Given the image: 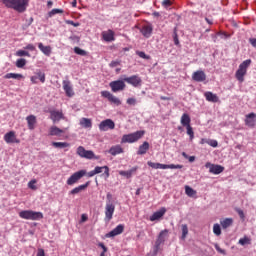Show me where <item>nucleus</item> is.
I'll use <instances>...</instances> for the list:
<instances>
[{"label": "nucleus", "mask_w": 256, "mask_h": 256, "mask_svg": "<svg viewBox=\"0 0 256 256\" xmlns=\"http://www.w3.org/2000/svg\"><path fill=\"white\" fill-rule=\"evenodd\" d=\"M104 170V175H106L107 178H109V166H96L94 171L96 175H99V173H103Z\"/></svg>", "instance_id": "c756f323"}, {"label": "nucleus", "mask_w": 256, "mask_h": 256, "mask_svg": "<svg viewBox=\"0 0 256 256\" xmlns=\"http://www.w3.org/2000/svg\"><path fill=\"white\" fill-rule=\"evenodd\" d=\"M249 43L252 45V47H256V38H249Z\"/></svg>", "instance_id": "338daca9"}, {"label": "nucleus", "mask_w": 256, "mask_h": 256, "mask_svg": "<svg viewBox=\"0 0 256 256\" xmlns=\"http://www.w3.org/2000/svg\"><path fill=\"white\" fill-rule=\"evenodd\" d=\"M64 118L63 112L57 110L50 111V119L53 121V123H58V121Z\"/></svg>", "instance_id": "a211bd4d"}, {"label": "nucleus", "mask_w": 256, "mask_h": 256, "mask_svg": "<svg viewBox=\"0 0 256 256\" xmlns=\"http://www.w3.org/2000/svg\"><path fill=\"white\" fill-rule=\"evenodd\" d=\"M4 141L8 145H11L12 143H16V144L21 143V140L17 138V134L15 133V131H9L8 133H6L4 135Z\"/></svg>", "instance_id": "1a4fd4ad"}, {"label": "nucleus", "mask_w": 256, "mask_h": 256, "mask_svg": "<svg viewBox=\"0 0 256 256\" xmlns=\"http://www.w3.org/2000/svg\"><path fill=\"white\" fill-rule=\"evenodd\" d=\"M162 5L163 7H171L173 3L171 2V0H163Z\"/></svg>", "instance_id": "bf43d9fd"}, {"label": "nucleus", "mask_w": 256, "mask_h": 256, "mask_svg": "<svg viewBox=\"0 0 256 256\" xmlns=\"http://www.w3.org/2000/svg\"><path fill=\"white\" fill-rule=\"evenodd\" d=\"M26 121L28 124V129L33 131V129H35V125H37V117L35 115H29L26 117Z\"/></svg>", "instance_id": "4be33fe9"}, {"label": "nucleus", "mask_w": 256, "mask_h": 256, "mask_svg": "<svg viewBox=\"0 0 256 256\" xmlns=\"http://www.w3.org/2000/svg\"><path fill=\"white\" fill-rule=\"evenodd\" d=\"M165 213H167V209L165 207L160 208V210L154 212L153 215L150 216V221H159Z\"/></svg>", "instance_id": "aec40b11"}, {"label": "nucleus", "mask_w": 256, "mask_h": 256, "mask_svg": "<svg viewBox=\"0 0 256 256\" xmlns=\"http://www.w3.org/2000/svg\"><path fill=\"white\" fill-rule=\"evenodd\" d=\"M52 145L56 148V149H65L67 147H70V144L67 142H52Z\"/></svg>", "instance_id": "c9c22d12"}, {"label": "nucleus", "mask_w": 256, "mask_h": 256, "mask_svg": "<svg viewBox=\"0 0 256 256\" xmlns=\"http://www.w3.org/2000/svg\"><path fill=\"white\" fill-rule=\"evenodd\" d=\"M65 133V130L57 127V126H51L49 130V135L51 137H61V134Z\"/></svg>", "instance_id": "412c9836"}, {"label": "nucleus", "mask_w": 256, "mask_h": 256, "mask_svg": "<svg viewBox=\"0 0 256 256\" xmlns=\"http://www.w3.org/2000/svg\"><path fill=\"white\" fill-rule=\"evenodd\" d=\"M192 79L197 83H203L207 80V74L203 70H197L192 74Z\"/></svg>", "instance_id": "ddd939ff"}, {"label": "nucleus", "mask_w": 256, "mask_h": 256, "mask_svg": "<svg viewBox=\"0 0 256 256\" xmlns=\"http://www.w3.org/2000/svg\"><path fill=\"white\" fill-rule=\"evenodd\" d=\"M62 85L67 97H73V95H75V92L73 91V85H71V81L63 80Z\"/></svg>", "instance_id": "2eb2a0df"}, {"label": "nucleus", "mask_w": 256, "mask_h": 256, "mask_svg": "<svg viewBox=\"0 0 256 256\" xmlns=\"http://www.w3.org/2000/svg\"><path fill=\"white\" fill-rule=\"evenodd\" d=\"M102 38L107 42L115 41V32L111 29L102 32Z\"/></svg>", "instance_id": "6ab92c4d"}, {"label": "nucleus", "mask_w": 256, "mask_h": 256, "mask_svg": "<svg viewBox=\"0 0 256 256\" xmlns=\"http://www.w3.org/2000/svg\"><path fill=\"white\" fill-rule=\"evenodd\" d=\"M19 217L28 221H40V219H43V214L33 210H22L19 212Z\"/></svg>", "instance_id": "7ed1b4c3"}, {"label": "nucleus", "mask_w": 256, "mask_h": 256, "mask_svg": "<svg viewBox=\"0 0 256 256\" xmlns=\"http://www.w3.org/2000/svg\"><path fill=\"white\" fill-rule=\"evenodd\" d=\"M249 65H251L250 59L243 61L239 65V68L235 74V77L239 83H243V81H245V75H247V69H249Z\"/></svg>", "instance_id": "20e7f679"}, {"label": "nucleus", "mask_w": 256, "mask_h": 256, "mask_svg": "<svg viewBox=\"0 0 256 256\" xmlns=\"http://www.w3.org/2000/svg\"><path fill=\"white\" fill-rule=\"evenodd\" d=\"M80 125L81 127H84V129H91V127H93V122L89 118H81Z\"/></svg>", "instance_id": "2f4dec72"}, {"label": "nucleus", "mask_w": 256, "mask_h": 256, "mask_svg": "<svg viewBox=\"0 0 256 256\" xmlns=\"http://www.w3.org/2000/svg\"><path fill=\"white\" fill-rule=\"evenodd\" d=\"M17 57H31V54L25 50H18L16 52Z\"/></svg>", "instance_id": "37998d69"}, {"label": "nucleus", "mask_w": 256, "mask_h": 256, "mask_svg": "<svg viewBox=\"0 0 256 256\" xmlns=\"http://www.w3.org/2000/svg\"><path fill=\"white\" fill-rule=\"evenodd\" d=\"M36 75H37L39 81H41L42 83H45V73L39 71L36 73Z\"/></svg>", "instance_id": "8fccbe9b"}, {"label": "nucleus", "mask_w": 256, "mask_h": 256, "mask_svg": "<svg viewBox=\"0 0 256 256\" xmlns=\"http://www.w3.org/2000/svg\"><path fill=\"white\" fill-rule=\"evenodd\" d=\"M214 247H215L216 251H218V253H220V255H227V252L225 250H223L221 248V246H219V244H215Z\"/></svg>", "instance_id": "09e8293b"}, {"label": "nucleus", "mask_w": 256, "mask_h": 256, "mask_svg": "<svg viewBox=\"0 0 256 256\" xmlns=\"http://www.w3.org/2000/svg\"><path fill=\"white\" fill-rule=\"evenodd\" d=\"M213 233L214 235H217V237L221 235V226L218 223L213 225Z\"/></svg>", "instance_id": "a19ab883"}, {"label": "nucleus", "mask_w": 256, "mask_h": 256, "mask_svg": "<svg viewBox=\"0 0 256 256\" xmlns=\"http://www.w3.org/2000/svg\"><path fill=\"white\" fill-rule=\"evenodd\" d=\"M106 199H107V203H112V201H113V194L108 192L107 195H106Z\"/></svg>", "instance_id": "680f3d73"}, {"label": "nucleus", "mask_w": 256, "mask_h": 256, "mask_svg": "<svg viewBox=\"0 0 256 256\" xmlns=\"http://www.w3.org/2000/svg\"><path fill=\"white\" fill-rule=\"evenodd\" d=\"M181 231H182L181 239L182 241H185V239H187V235H189V227L187 226V224L181 225Z\"/></svg>", "instance_id": "f704fd0d"}, {"label": "nucleus", "mask_w": 256, "mask_h": 256, "mask_svg": "<svg viewBox=\"0 0 256 256\" xmlns=\"http://www.w3.org/2000/svg\"><path fill=\"white\" fill-rule=\"evenodd\" d=\"M87 219H89V217H87V214L81 215V223H85V221H87Z\"/></svg>", "instance_id": "774afa93"}, {"label": "nucleus", "mask_w": 256, "mask_h": 256, "mask_svg": "<svg viewBox=\"0 0 256 256\" xmlns=\"http://www.w3.org/2000/svg\"><path fill=\"white\" fill-rule=\"evenodd\" d=\"M59 13H63V9L54 8L49 12V17H53V15H57Z\"/></svg>", "instance_id": "49530a36"}, {"label": "nucleus", "mask_w": 256, "mask_h": 256, "mask_svg": "<svg viewBox=\"0 0 256 256\" xmlns=\"http://www.w3.org/2000/svg\"><path fill=\"white\" fill-rule=\"evenodd\" d=\"M186 131H187V135L190 138V141H193V139H195V132L193 131V127L190 126H186Z\"/></svg>", "instance_id": "4c0bfd02"}, {"label": "nucleus", "mask_w": 256, "mask_h": 256, "mask_svg": "<svg viewBox=\"0 0 256 256\" xmlns=\"http://www.w3.org/2000/svg\"><path fill=\"white\" fill-rule=\"evenodd\" d=\"M147 165L152 169H183V165L181 164H161L148 161Z\"/></svg>", "instance_id": "39448f33"}, {"label": "nucleus", "mask_w": 256, "mask_h": 256, "mask_svg": "<svg viewBox=\"0 0 256 256\" xmlns=\"http://www.w3.org/2000/svg\"><path fill=\"white\" fill-rule=\"evenodd\" d=\"M100 131H109L115 129V122L111 119H106L99 124Z\"/></svg>", "instance_id": "f8f14e48"}, {"label": "nucleus", "mask_w": 256, "mask_h": 256, "mask_svg": "<svg viewBox=\"0 0 256 256\" xmlns=\"http://www.w3.org/2000/svg\"><path fill=\"white\" fill-rule=\"evenodd\" d=\"M204 97L206 98V101H209L210 103H219V96L213 92H205Z\"/></svg>", "instance_id": "5701e85b"}, {"label": "nucleus", "mask_w": 256, "mask_h": 256, "mask_svg": "<svg viewBox=\"0 0 256 256\" xmlns=\"http://www.w3.org/2000/svg\"><path fill=\"white\" fill-rule=\"evenodd\" d=\"M36 256H45V250L43 248H39Z\"/></svg>", "instance_id": "0e129e2a"}, {"label": "nucleus", "mask_w": 256, "mask_h": 256, "mask_svg": "<svg viewBox=\"0 0 256 256\" xmlns=\"http://www.w3.org/2000/svg\"><path fill=\"white\" fill-rule=\"evenodd\" d=\"M25 65H27V60H25V58H20L16 61V67H18V69H23Z\"/></svg>", "instance_id": "58836bf2"}, {"label": "nucleus", "mask_w": 256, "mask_h": 256, "mask_svg": "<svg viewBox=\"0 0 256 256\" xmlns=\"http://www.w3.org/2000/svg\"><path fill=\"white\" fill-rule=\"evenodd\" d=\"M185 193L188 197H195L197 191L191 188V186H185Z\"/></svg>", "instance_id": "e433bc0d"}, {"label": "nucleus", "mask_w": 256, "mask_h": 256, "mask_svg": "<svg viewBox=\"0 0 256 256\" xmlns=\"http://www.w3.org/2000/svg\"><path fill=\"white\" fill-rule=\"evenodd\" d=\"M38 49H40V51L46 55V57H51V46H44L43 43H39L38 44Z\"/></svg>", "instance_id": "cd10ccee"}, {"label": "nucleus", "mask_w": 256, "mask_h": 256, "mask_svg": "<svg viewBox=\"0 0 256 256\" xmlns=\"http://www.w3.org/2000/svg\"><path fill=\"white\" fill-rule=\"evenodd\" d=\"M125 231V226L123 224H119L112 231L106 234V237H117V235H121Z\"/></svg>", "instance_id": "f3484780"}, {"label": "nucleus", "mask_w": 256, "mask_h": 256, "mask_svg": "<svg viewBox=\"0 0 256 256\" xmlns=\"http://www.w3.org/2000/svg\"><path fill=\"white\" fill-rule=\"evenodd\" d=\"M36 183H37V180H31V181L28 183L29 189H32L33 191L37 190V186H35Z\"/></svg>", "instance_id": "3c124183"}, {"label": "nucleus", "mask_w": 256, "mask_h": 256, "mask_svg": "<svg viewBox=\"0 0 256 256\" xmlns=\"http://www.w3.org/2000/svg\"><path fill=\"white\" fill-rule=\"evenodd\" d=\"M249 243H251V240L248 237H244L239 240L240 245H249Z\"/></svg>", "instance_id": "de8ad7c7"}, {"label": "nucleus", "mask_w": 256, "mask_h": 256, "mask_svg": "<svg viewBox=\"0 0 256 256\" xmlns=\"http://www.w3.org/2000/svg\"><path fill=\"white\" fill-rule=\"evenodd\" d=\"M161 244H163V242L161 240H156L155 245H154V255H157V253H159V248L161 247Z\"/></svg>", "instance_id": "79ce46f5"}, {"label": "nucleus", "mask_w": 256, "mask_h": 256, "mask_svg": "<svg viewBox=\"0 0 256 256\" xmlns=\"http://www.w3.org/2000/svg\"><path fill=\"white\" fill-rule=\"evenodd\" d=\"M136 55H138L141 59H150V57L147 56V54H145L143 51H137Z\"/></svg>", "instance_id": "603ef678"}, {"label": "nucleus", "mask_w": 256, "mask_h": 256, "mask_svg": "<svg viewBox=\"0 0 256 256\" xmlns=\"http://www.w3.org/2000/svg\"><path fill=\"white\" fill-rule=\"evenodd\" d=\"M76 153L82 159H95V153L92 150H86L83 146H79Z\"/></svg>", "instance_id": "0eeeda50"}, {"label": "nucleus", "mask_w": 256, "mask_h": 256, "mask_svg": "<svg viewBox=\"0 0 256 256\" xmlns=\"http://www.w3.org/2000/svg\"><path fill=\"white\" fill-rule=\"evenodd\" d=\"M145 130H138L136 132L125 134L122 136L121 143H137L139 139H143Z\"/></svg>", "instance_id": "f03ea898"}, {"label": "nucleus", "mask_w": 256, "mask_h": 256, "mask_svg": "<svg viewBox=\"0 0 256 256\" xmlns=\"http://www.w3.org/2000/svg\"><path fill=\"white\" fill-rule=\"evenodd\" d=\"M109 86L112 89L113 93H117L118 91H123L126 87L125 81L123 80L112 81L110 82Z\"/></svg>", "instance_id": "9b49d317"}, {"label": "nucleus", "mask_w": 256, "mask_h": 256, "mask_svg": "<svg viewBox=\"0 0 256 256\" xmlns=\"http://www.w3.org/2000/svg\"><path fill=\"white\" fill-rule=\"evenodd\" d=\"M149 149V142L145 141L139 146L137 155H145Z\"/></svg>", "instance_id": "7c9ffc66"}, {"label": "nucleus", "mask_w": 256, "mask_h": 256, "mask_svg": "<svg viewBox=\"0 0 256 256\" xmlns=\"http://www.w3.org/2000/svg\"><path fill=\"white\" fill-rule=\"evenodd\" d=\"M173 39H174V44H175L177 47H179L180 43H179V36L177 35V30H174Z\"/></svg>", "instance_id": "5fc2aeb1"}, {"label": "nucleus", "mask_w": 256, "mask_h": 256, "mask_svg": "<svg viewBox=\"0 0 256 256\" xmlns=\"http://www.w3.org/2000/svg\"><path fill=\"white\" fill-rule=\"evenodd\" d=\"M27 51H35V45L33 44H28L26 47H24Z\"/></svg>", "instance_id": "052dcab7"}, {"label": "nucleus", "mask_w": 256, "mask_h": 256, "mask_svg": "<svg viewBox=\"0 0 256 256\" xmlns=\"http://www.w3.org/2000/svg\"><path fill=\"white\" fill-rule=\"evenodd\" d=\"M108 153H110V155H113V157H115V155H121V153H123V147H121V145H115L112 146Z\"/></svg>", "instance_id": "a878e982"}, {"label": "nucleus", "mask_w": 256, "mask_h": 256, "mask_svg": "<svg viewBox=\"0 0 256 256\" xmlns=\"http://www.w3.org/2000/svg\"><path fill=\"white\" fill-rule=\"evenodd\" d=\"M245 125L248 127H255V113L246 115Z\"/></svg>", "instance_id": "bb28decb"}, {"label": "nucleus", "mask_w": 256, "mask_h": 256, "mask_svg": "<svg viewBox=\"0 0 256 256\" xmlns=\"http://www.w3.org/2000/svg\"><path fill=\"white\" fill-rule=\"evenodd\" d=\"M127 105H137V99L135 98H128L126 100Z\"/></svg>", "instance_id": "6e6d98bb"}, {"label": "nucleus", "mask_w": 256, "mask_h": 256, "mask_svg": "<svg viewBox=\"0 0 256 256\" xmlns=\"http://www.w3.org/2000/svg\"><path fill=\"white\" fill-rule=\"evenodd\" d=\"M110 103H114V105H121V100L119 98H117L116 96H114L112 94V96H110L109 99Z\"/></svg>", "instance_id": "a18cd8bd"}, {"label": "nucleus", "mask_w": 256, "mask_h": 256, "mask_svg": "<svg viewBox=\"0 0 256 256\" xmlns=\"http://www.w3.org/2000/svg\"><path fill=\"white\" fill-rule=\"evenodd\" d=\"M205 167L206 169H209V172L213 175H220V173H223V171H225V167L221 165L211 164V162H207L205 164Z\"/></svg>", "instance_id": "6e6552de"}, {"label": "nucleus", "mask_w": 256, "mask_h": 256, "mask_svg": "<svg viewBox=\"0 0 256 256\" xmlns=\"http://www.w3.org/2000/svg\"><path fill=\"white\" fill-rule=\"evenodd\" d=\"M87 187H89V182H86L85 184H82V185L72 189L70 191V195H77V194L81 193V191H85V189H87Z\"/></svg>", "instance_id": "c85d7f7f"}, {"label": "nucleus", "mask_w": 256, "mask_h": 256, "mask_svg": "<svg viewBox=\"0 0 256 256\" xmlns=\"http://www.w3.org/2000/svg\"><path fill=\"white\" fill-rule=\"evenodd\" d=\"M237 213H238V215H239V217H240L241 219H245V213L243 212V210L238 209V210H237Z\"/></svg>", "instance_id": "69168bd1"}, {"label": "nucleus", "mask_w": 256, "mask_h": 256, "mask_svg": "<svg viewBox=\"0 0 256 256\" xmlns=\"http://www.w3.org/2000/svg\"><path fill=\"white\" fill-rule=\"evenodd\" d=\"M220 225H221L222 229H229V227H231V225H233V218H226L224 220H221Z\"/></svg>", "instance_id": "473e14b6"}, {"label": "nucleus", "mask_w": 256, "mask_h": 256, "mask_svg": "<svg viewBox=\"0 0 256 256\" xmlns=\"http://www.w3.org/2000/svg\"><path fill=\"white\" fill-rule=\"evenodd\" d=\"M87 175V170H79L72 174L68 180H67V185H75L82 177H85Z\"/></svg>", "instance_id": "423d86ee"}, {"label": "nucleus", "mask_w": 256, "mask_h": 256, "mask_svg": "<svg viewBox=\"0 0 256 256\" xmlns=\"http://www.w3.org/2000/svg\"><path fill=\"white\" fill-rule=\"evenodd\" d=\"M101 95L103 96V97H105V99H108V101L111 99V97H112V95L113 94H111V92H109V91H102L101 92Z\"/></svg>", "instance_id": "864d4df0"}, {"label": "nucleus", "mask_w": 256, "mask_h": 256, "mask_svg": "<svg viewBox=\"0 0 256 256\" xmlns=\"http://www.w3.org/2000/svg\"><path fill=\"white\" fill-rule=\"evenodd\" d=\"M7 9H13L17 13H25L29 7V0H0Z\"/></svg>", "instance_id": "f257e3e1"}, {"label": "nucleus", "mask_w": 256, "mask_h": 256, "mask_svg": "<svg viewBox=\"0 0 256 256\" xmlns=\"http://www.w3.org/2000/svg\"><path fill=\"white\" fill-rule=\"evenodd\" d=\"M110 67H118V65H121V60H114L110 64Z\"/></svg>", "instance_id": "13d9d810"}, {"label": "nucleus", "mask_w": 256, "mask_h": 256, "mask_svg": "<svg viewBox=\"0 0 256 256\" xmlns=\"http://www.w3.org/2000/svg\"><path fill=\"white\" fill-rule=\"evenodd\" d=\"M180 123H181L182 127L191 126V116H189V114H187V113L182 114Z\"/></svg>", "instance_id": "393cba45"}, {"label": "nucleus", "mask_w": 256, "mask_h": 256, "mask_svg": "<svg viewBox=\"0 0 256 256\" xmlns=\"http://www.w3.org/2000/svg\"><path fill=\"white\" fill-rule=\"evenodd\" d=\"M113 213H115V204H113V202H106L105 220L111 221V219H113Z\"/></svg>", "instance_id": "9d476101"}, {"label": "nucleus", "mask_w": 256, "mask_h": 256, "mask_svg": "<svg viewBox=\"0 0 256 256\" xmlns=\"http://www.w3.org/2000/svg\"><path fill=\"white\" fill-rule=\"evenodd\" d=\"M140 32L142 33V35L144 37H146V39H149V37H151V34L153 33V26L152 25H145V26L142 27Z\"/></svg>", "instance_id": "b1692460"}, {"label": "nucleus", "mask_w": 256, "mask_h": 256, "mask_svg": "<svg viewBox=\"0 0 256 256\" xmlns=\"http://www.w3.org/2000/svg\"><path fill=\"white\" fill-rule=\"evenodd\" d=\"M124 81L128 83L129 85H132V87H139L142 83L141 77L137 75H133L131 77L124 78Z\"/></svg>", "instance_id": "4468645a"}, {"label": "nucleus", "mask_w": 256, "mask_h": 256, "mask_svg": "<svg viewBox=\"0 0 256 256\" xmlns=\"http://www.w3.org/2000/svg\"><path fill=\"white\" fill-rule=\"evenodd\" d=\"M208 145H210V147H218L219 142H217V140H208Z\"/></svg>", "instance_id": "4d7b16f0"}, {"label": "nucleus", "mask_w": 256, "mask_h": 256, "mask_svg": "<svg viewBox=\"0 0 256 256\" xmlns=\"http://www.w3.org/2000/svg\"><path fill=\"white\" fill-rule=\"evenodd\" d=\"M137 169H139V167L135 166L127 171L120 170L119 175H121V177H125L126 179H131L133 177V175H135V173H137Z\"/></svg>", "instance_id": "dca6fc26"}, {"label": "nucleus", "mask_w": 256, "mask_h": 256, "mask_svg": "<svg viewBox=\"0 0 256 256\" xmlns=\"http://www.w3.org/2000/svg\"><path fill=\"white\" fill-rule=\"evenodd\" d=\"M67 24L72 25V27H79V23L78 22L75 23L73 20H68Z\"/></svg>", "instance_id": "e2e57ef3"}, {"label": "nucleus", "mask_w": 256, "mask_h": 256, "mask_svg": "<svg viewBox=\"0 0 256 256\" xmlns=\"http://www.w3.org/2000/svg\"><path fill=\"white\" fill-rule=\"evenodd\" d=\"M74 53H76V55H81L82 57H85V55H87V52L79 47L74 48Z\"/></svg>", "instance_id": "c03bdc74"}, {"label": "nucleus", "mask_w": 256, "mask_h": 256, "mask_svg": "<svg viewBox=\"0 0 256 256\" xmlns=\"http://www.w3.org/2000/svg\"><path fill=\"white\" fill-rule=\"evenodd\" d=\"M4 79H17L18 81H20V79H25V76H23L22 74H17V73H7L4 76Z\"/></svg>", "instance_id": "72a5a7b5"}, {"label": "nucleus", "mask_w": 256, "mask_h": 256, "mask_svg": "<svg viewBox=\"0 0 256 256\" xmlns=\"http://www.w3.org/2000/svg\"><path fill=\"white\" fill-rule=\"evenodd\" d=\"M169 233V231L168 230H162L160 233H159V235H158V240L159 241H162V243H165V237H166V235Z\"/></svg>", "instance_id": "ea45409f"}]
</instances>
